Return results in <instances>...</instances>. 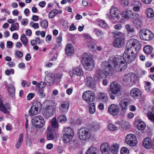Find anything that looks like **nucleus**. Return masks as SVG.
I'll use <instances>...</instances> for the list:
<instances>
[{"mask_svg":"<svg viewBox=\"0 0 154 154\" xmlns=\"http://www.w3.org/2000/svg\"><path fill=\"white\" fill-rule=\"evenodd\" d=\"M45 80L49 83H53L55 80V76L53 74L47 75L45 77Z\"/></svg>","mask_w":154,"mask_h":154,"instance_id":"obj_33","label":"nucleus"},{"mask_svg":"<svg viewBox=\"0 0 154 154\" xmlns=\"http://www.w3.org/2000/svg\"><path fill=\"white\" fill-rule=\"evenodd\" d=\"M153 50V48L149 45L145 46L143 48L144 52L147 54H149L151 53Z\"/></svg>","mask_w":154,"mask_h":154,"instance_id":"obj_39","label":"nucleus"},{"mask_svg":"<svg viewBox=\"0 0 154 154\" xmlns=\"http://www.w3.org/2000/svg\"><path fill=\"white\" fill-rule=\"evenodd\" d=\"M62 40V37L59 36L56 39V42L57 44L58 47H60L61 45V42Z\"/></svg>","mask_w":154,"mask_h":154,"instance_id":"obj_58","label":"nucleus"},{"mask_svg":"<svg viewBox=\"0 0 154 154\" xmlns=\"http://www.w3.org/2000/svg\"><path fill=\"white\" fill-rule=\"evenodd\" d=\"M46 85V83L44 82H41L37 86V87H38L39 88H45Z\"/></svg>","mask_w":154,"mask_h":154,"instance_id":"obj_59","label":"nucleus"},{"mask_svg":"<svg viewBox=\"0 0 154 154\" xmlns=\"http://www.w3.org/2000/svg\"><path fill=\"white\" fill-rule=\"evenodd\" d=\"M63 134L73 137L74 135V131L73 130L70 128H66L64 129Z\"/></svg>","mask_w":154,"mask_h":154,"instance_id":"obj_29","label":"nucleus"},{"mask_svg":"<svg viewBox=\"0 0 154 154\" xmlns=\"http://www.w3.org/2000/svg\"><path fill=\"white\" fill-rule=\"evenodd\" d=\"M88 46L92 51H94L95 49V48L97 47L96 44L94 42H90L89 43Z\"/></svg>","mask_w":154,"mask_h":154,"instance_id":"obj_49","label":"nucleus"},{"mask_svg":"<svg viewBox=\"0 0 154 154\" xmlns=\"http://www.w3.org/2000/svg\"><path fill=\"white\" fill-rule=\"evenodd\" d=\"M43 42V40H41L39 37H37L35 39L32 40L31 41L30 43L32 45L34 46L37 44H39Z\"/></svg>","mask_w":154,"mask_h":154,"instance_id":"obj_37","label":"nucleus"},{"mask_svg":"<svg viewBox=\"0 0 154 154\" xmlns=\"http://www.w3.org/2000/svg\"><path fill=\"white\" fill-rule=\"evenodd\" d=\"M8 91L11 96L13 97L15 93V88L14 87L11 85H10L8 88Z\"/></svg>","mask_w":154,"mask_h":154,"instance_id":"obj_45","label":"nucleus"},{"mask_svg":"<svg viewBox=\"0 0 154 154\" xmlns=\"http://www.w3.org/2000/svg\"><path fill=\"white\" fill-rule=\"evenodd\" d=\"M106 75H106L104 71L103 72L101 69H99L97 70L96 71L95 77L97 79H99L104 77Z\"/></svg>","mask_w":154,"mask_h":154,"instance_id":"obj_27","label":"nucleus"},{"mask_svg":"<svg viewBox=\"0 0 154 154\" xmlns=\"http://www.w3.org/2000/svg\"><path fill=\"white\" fill-rule=\"evenodd\" d=\"M82 64L86 70L90 71L94 67L95 63L93 58L86 55L83 58Z\"/></svg>","mask_w":154,"mask_h":154,"instance_id":"obj_3","label":"nucleus"},{"mask_svg":"<svg viewBox=\"0 0 154 154\" xmlns=\"http://www.w3.org/2000/svg\"><path fill=\"white\" fill-rule=\"evenodd\" d=\"M141 39L146 41L151 40L153 37V33L149 30H143L141 35H140Z\"/></svg>","mask_w":154,"mask_h":154,"instance_id":"obj_12","label":"nucleus"},{"mask_svg":"<svg viewBox=\"0 0 154 154\" xmlns=\"http://www.w3.org/2000/svg\"><path fill=\"white\" fill-rule=\"evenodd\" d=\"M101 68L105 72L106 75L108 76H111L113 74L114 69L116 71L109 63L106 61H103L101 63Z\"/></svg>","mask_w":154,"mask_h":154,"instance_id":"obj_5","label":"nucleus"},{"mask_svg":"<svg viewBox=\"0 0 154 154\" xmlns=\"http://www.w3.org/2000/svg\"><path fill=\"white\" fill-rule=\"evenodd\" d=\"M86 86L91 88H94L95 87V80L92 77L87 76L85 80Z\"/></svg>","mask_w":154,"mask_h":154,"instance_id":"obj_17","label":"nucleus"},{"mask_svg":"<svg viewBox=\"0 0 154 154\" xmlns=\"http://www.w3.org/2000/svg\"><path fill=\"white\" fill-rule=\"evenodd\" d=\"M16 54L17 57L19 58H21L23 56V53L20 51H17Z\"/></svg>","mask_w":154,"mask_h":154,"instance_id":"obj_64","label":"nucleus"},{"mask_svg":"<svg viewBox=\"0 0 154 154\" xmlns=\"http://www.w3.org/2000/svg\"><path fill=\"white\" fill-rule=\"evenodd\" d=\"M35 94L34 93H30L29 94L27 97V99L28 100H31L33 97H34Z\"/></svg>","mask_w":154,"mask_h":154,"instance_id":"obj_62","label":"nucleus"},{"mask_svg":"<svg viewBox=\"0 0 154 154\" xmlns=\"http://www.w3.org/2000/svg\"><path fill=\"white\" fill-rule=\"evenodd\" d=\"M126 143L131 146H135L137 144V138L133 134H128L125 137Z\"/></svg>","mask_w":154,"mask_h":154,"instance_id":"obj_11","label":"nucleus"},{"mask_svg":"<svg viewBox=\"0 0 154 154\" xmlns=\"http://www.w3.org/2000/svg\"><path fill=\"white\" fill-rule=\"evenodd\" d=\"M140 47V43L139 41L135 39H130L127 42L123 56L117 55L110 57L109 61L116 71L120 72L125 70L127 67V63L134 61Z\"/></svg>","mask_w":154,"mask_h":154,"instance_id":"obj_1","label":"nucleus"},{"mask_svg":"<svg viewBox=\"0 0 154 154\" xmlns=\"http://www.w3.org/2000/svg\"><path fill=\"white\" fill-rule=\"evenodd\" d=\"M58 120L60 122H64L66 121L67 118L65 116L63 115H61L58 118Z\"/></svg>","mask_w":154,"mask_h":154,"instance_id":"obj_53","label":"nucleus"},{"mask_svg":"<svg viewBox=\"0 0 154 154\" xmlns=\"http://www.w3.org/2000/svg\"><path fill=\"white\" fill-rule=\"evenodd\" d=\"M119 106L116 105L112 104L108 107V111L109 113L112 116L117 115L119 113Z\"/></svg>","mask_w":154,"mask_h":154,"instance_id":"obj_15","label":"nucleus"},{"mask_svg":"<svg viewBox=\"0 0 154 154\" xmlns=\"http://www.w3.org/2000/svg\"><path fill=\"white\" fill-rule=\"evenodd\" d=\"M100 149L102 154H109L110 147L109 145L106 143H102L100 146Z\"/></svg>","mask_w":154,"mask_h":154,"instance_id":"obj_19","label":"nucleus"},{"mask_svg":"<svg viewBox=\"0 0 154 154\" xmlns=\"http://www.w3.org/2000/svg\"><path fill=\"white\" fill-rule=\"evenodd\" d=\"M130 95L134 98L139 99L141 96V91L138 88H134L132 89L130 91Z\"/></svg>","mask_w":154,"mask_h":154,"instance_id":"obj_14","label":"nucleus"},{"mask_svg":"<svg viewBox=\"0 0 154 154\" xmlns=\"http://www.w3.org/2000/svg\"><path fill=\"white\" fill-rule=\"evenodd\" d=\"M121 154H129V151L126 147L122 148L121 150Z\"/></svg>","mask_w":154,"mask_h":154,"instance_id":"obj_55","label":"nucleus"},{"mask_svg":"<svg viewBox=\"0 0 154 154\" xmlns=\"http://www.w3.org/2000/svg\"><path fill=\"white\" fill-rule=\"evenodd\" d=\"M125 28L130 33H133L134 31V29L131 28V26L129 24L126 25Z\"/></svg>","mask_w":154,"mask_h":154,"instance_id":"obj_54","label":"nucleus"},{"mask_svg":"<svg viewBox=\"0 0 154 154\" xmlns=\"http://www.w3.org/2000/svg\"><path fill=\"white\" fill-rule=\"evenodd\" d=\"M119 2L121 4L125 7L128 6L129 4L128 0H119Z\"/></svg>","mask_w":154,"mask_h":154,"instance_id":"obj_57","label":"nucleus"},{"mask_svg":"<svg viewBox=\"0 0 154 154\" xmlns=\"http://www.w3.org/2000/svg\"><path fill=\"white\" fill-rule=\"evenodd\" d=\"M98 150L97 149L93 146H91L86 152L85 154H97Z\"/></svg>","mask_w":154,"mask_h":154,"instance_id":"obj_32","label":"nucleus"},{"mask_svg":"<svg viewBox=\"0 0 154 154\" xmlns=\"http://www.w3.org/2000/svg\"><path fill=\"white\" fill-rule=\"evenodd\" d=\"M122 16L126 19H129L130 17L133 18L132 16L136 15L135 13H132L130 11H124L122 13Z\"/></svg>","mask_w":154,"mask_h":154,"instance_id":"obj_28","label":"nucleus"},{"mask_svg":"<svg viewBox=\"0 0 154 154\" xmlns=\"http://www.w3.org/2000/svg\"><path fill=\"white\" fill-rule=\"evenodd\" d=\"M149 119L152 122H154V115L152 112H148L147 114Z\"/></svg>","mask_w":154,"mask_h":154,"instance_id":"obj_48","label":"nucleus"},{"mask_svg":"<svg viewBox=\"0 0 154 154\" xmlns=\"http://www.w3.org/2000/svg\"><path fill=\"white\" fill-rule=\"evenodd\" d=\"M146 12L148 17L151 18L154 16V13L152 9L150 8H148L146 9Z\"/></svg>","mask_w":154,"mask_h":154,"instance_id":"obj_36","label":"nucleus"},{"mask_svg":"<svg viewBox=\"0 0 154 154\" xmlns=\"http://www.w3.org/2000/svg\"><path fill=\"white\" fill-rule=\"evenodd\" d=\"M70 146L72 147V148L74 147L75 146H76L77 145V142L74 141H70Z\"/></svg>","mask_w":154,"mask_h":154,"instance_id":"obj_63","label":"nucleus"},{"mask_svg":"<svg viewBox=\"0 0 154 154\" xmlns=\"http://www.w3.org/2000/svg\"><path fill=\"white\" fill-rule=\"evenodd\" d=\"M51 123L52 126L54 128H57L58 125V123L56 120V119L55 117L53 118L51 120Z\"/></svg>","mask_w":154,"mask_h":154,"instance_id":"obj_51","label":"nucleus"},{"mask_svg":"<svg viewBox=\"0 0 154 154\" xmlns=\"http://www.w3.org/2000/svg\"><path fill=\"white\" fill-rule=\"evenodd\" d=\"M116 122V125L119 126V128L122 131H124L130 128L131 125L129 123L124 121Z\"/></svg>","mask_w":154,"mask_h":154,"instance_id":"obj_18","label":"nucleus"},{"mask_svg":"<svg viewBox=\"0 0 154 154\" xmlns=\"http://www.w3.org/2000/svg\"><path fill=\"white\" fill-rule=\"evenodd\" d=\"M109 88L111 92L116 96L120 95L121 91V86L116 82H113L110 83Z\"/></svg>","mask_w":154,"mask_h":154,"instance_id":"obj_10","label":"nucleus"},{"mask_svg":"<svg viewBox=\"0 0 154 154\" xmlns=\"http://www.w3.org/2000/svg\"><path fill=\"white\" fill-rule=\"evenodd\" d=\"M78 135L81 140H88L91 136V131L88 128H82L79 130Z\"/></svg>","mask_w":154,"mask_h":154,"instance_id":"obj_6","label":"nucleus"},{"mask_svg":"<svg viewBox=\"0 0 154 154\" xmlns=\"http://www.w3.org/2000/svg\"><path fill=\"white\" fill-rule=\"evenodd\" d=\"M114 35L115 37L116 38L113 41V45L114 46L117 48L122 47L123 46L124 43V34L121 32H115Z\"/></svg>","mask_w":154,"mask_h":154,"instance_id":"obj_2","label":"nucleus"},{"mask_svg":"<svg viewBox=\"0 0 154 154\" xmlns=\"http://www.w3.org/2000/svg\"><path fill=\"white\" fill-rule=\"evenodd\" d=\"M97 97L102 102L106 103L108 101V96L104 92H100L97 94Z\"/></svg>","mask_w":154,"mask_h":154,"instance_id":"obj_24","label":"nucleus"},{"mask_svg":"<svg viewBox=\"0 0 154 154\" xmlns=\"http://www.w3.org/2000/svg\"><path fill=\"white\" fill-rule=\"evenodd\" d=\"M57 11H56V9L52 10L49 14V18L51 19L54 17L57 14Z\"/></svg>","mask_w":154,"mask_h":154,"instance_id":"obj_47","label":"nucleus"},{"mask_svg":"<svg viewBox=\"0 0 154 154\" xmlns=\"http://www.w3.org/2000/svg\"><path fill=\"white\" fill-rule=\"evenodd\" d=\"M97 24L99 26L103 28H106L108 27V25L107 23L102 20H98Z\"/></svg>","mask_w":154,"mask_h":154,"instance_id":"obj_42","label":"nucleus"},{"mask_svg":"<svg viewBox=\"0 0 154 154\" xmlns=\"http://www.w3.org/2000/svg\"><path fill=\"white\" fill-rule=\"evenodd\" d=\"M123 81L129 85H134L136 81V75L132 73L126 74L123 77Z\"/></svg>","mask_w":154,"mask_h":154,"instance_id":"obj_8","label":"nucleus"},{"mask_svg":"<svg viewBox=\"0 0 154 154\" xmlns=\"http://www.w3.org/2000/svg\"><path fill=\"white\" fill-rule=\"evenodd\" d=\"M44 90L43 88H40L38 91V93L41 97L43 98L45 96V94L43 93Z\"/></svg>","mask_w":154,"mask_h":154,"instance_id":"obj_60","label":"nucleus"},{"mask_svg":"<svg viewBox=\"0 0 154 154\" xmlns=\"http://www.w3.org/2000/svg\"><path fill=\"white\" fill-rule=\"evenodd\" d=\"M40 25L43 28H47L48 26V23L46 20H42L40 22Z\"/></svg>","mask_w":154,"mask_h":154,"instance_id":"obj_46","label":"nucleus"},{"mask_svg":"<svg viewBox=\"0 0 154 154\" xmlns=\"http://www.w3.org/2000/svg\"><path fill=\"white\" fill-rule=\"evenodd\" d=\"M40 112L38 109H37L32 106H31L30 109L29 111V113L30 116H32L36 115Z\"/></svg>","mask_w":154,"mask_h":154,"instance_id":"obj_30","label":"nucleus"},{"mask_svg":"<svg viewBox=\"0 0 154 154\" xmlns=\"http://www.w3.org/2000/svg\"><path fill=\"white\" fill-rule=\"evenodd\" d=\"M47 139L48 140H51L54 138V137L56 134L54 130L52 129L51 127H49L47 129Z\"/></svg>","mask_w":154,"mask_h":154,"instance_id":"obj_21","label":"nucleus"},{"mask_svg":"<svg viewBox=\"0 0 154 154\" xmlns=\"http://www.w3.org/2000/svg\"><path fill=\"white\" fill-rule=\"evenodd\" d=\"M73 137L69 135L63 134V141L65 143H69L71 141Z\"/></svg>","mask_w":154,"mask_h":154,"instance_id":"obj_43","label":"nucleus"},{"mask_svg":"<svg viewBox=\"0 0 154 154\" xmlns=\"http://www.w3.org/2000/svg\"><path fill=\"white\" fill-rule=\"evenodd\" d=\"M119 11L118 8L113 6L112 7L110 10V14L111 16L110 20L112 22H113L112 20L113 19H119Z\"/></svg>","mask_w":154,"mask_h":154,"instance_id":"obj_13","label":"nucleus"},{"mask_svg":"<svg viewBox=\"0 0 154 154\" xmlns=\"http://www.w3.org/2000/svg\"><path fill=\"white\" fill-rule=\"evenodd\" d=\"M119 145L118 144L114 143L112 144L111 147V152L114 154H116L119 151Z\"/></svg>","mask_w":154,"mask_h":154,"instance_id":"obj_34","label":"nucleus"},{"mask_svg":"<svg viewBox=\"0 0 154 154\" xmlns=\"http://www.w3.org/2000/svg\"><path fill=\"white\" fill-rule=\"evenodd\" d=\"M132 5L134 6L133 10L135 11H138L140 10V8L141 6V4L137 1H133Z\"/></svg>","mask_w":154,"mask_h":154,"instance_id":"obj_31","label":"nucleus"},{"mask_svg":"<svg viewBox=\"0 0 154 154\" xmlns=\"http://www.w3.org/2000/svg\"><path fill=\"white\" fill-rule=\"evenodd\" d=\"M82 98L83 100L87 102H92L95 98L94 93L91 91H87L82 94Z\"/></svg>","mask_w":154,"mask_h":154,"instance_id":"obj_9","label":"nucleus"},{"mask_svg":"<svg viewBox=\"0 0 154 154\" xmlns=\"http://www.w3.org/2000/svg\"><path fill=\"white\" fill-rule=\"evenodd\" d=\"M94 32L98 37L100 38H103V33L100 29L97 28H95L94 29Z\"/></svg>","mask_w":154,"mask_h":154,"instance_id":"obj_38","label":"nucleus"},{"mask_svg":"<svg viewBox=\"0 0 154 154\" xmlns=\"http://www.w3.org/2000/svg\"><path fill=\"white\" fill-rule=\"evenodd\" d=\"M144 84L145 90L148 91H149L151 88V83L147 81H145L144 82Z\"/></svg>","mask_w":154,"mask_h":154,"instance_id":"obj_52","label":"nucleus"},{"mask_svg":"<svg viewBox=\"0 0 154 154\" xmlns=\"http://www.w3.org/2000/svg\"><path fill=\"white\" fill-rule=\"evenodd\" d=\"M130 103L129 99L125 98L122 100L120 102V106L122 108V110L125 111L127 109V106Z\"/></svg>","mask_w":154,"mask_h":154,"instance_id":"obj_20","label":"nucleus"},{"mask_svg":"<svg viewBox=\"0 0 154 154\" xmlns=\"http://www.w3.org/2000/svg\"><path fill=\"white\" fill-rule=\"evenodd\" d=\"M56 106L54 104H50L47 106L44 111L43 116L47 119L53 116L55 111Z\"/></svg>","mask_w":154,"mask_h":154,"instance_id":"obj_7","label":"nucleus"},{"mask_svg":"<svg viewBox=\"0 0 154 154\" xmlns=\"http://www.w3.org/2000/svg\"><path fill=\"white\" fill-rule=\"evenodd\" d=\"M69 104L67 102L63 101L59 107L60 112L62 113H66L68 111Z\"/></svg>","mask_w":154,"mask_h":154,"instance_id":"obj_22","label":"nucleus"},{"mask_svg":"<svg viewBox=\"0 0 154 154\" xmlns=\"http://www.w3.org/2000/svg\"><path fill=\"white\" fill-rule=\"evenodd\" d=\"M108 128L110 131H113L116 130H118L119 127L117 126H116L112 124H110L108 126Z\"/></svg>","mask_w":154,"mask_h":154,"instance_id":"obj_50","label":"nucleus"},{"mask_svg":"<svg viewBox=\"0 0 154 154\" xmlns=\"http://www.w3.org/2000/svg\"><path fill=\"white\" fill-rule=\"evenodd\" d=\"M32 125L35 127L41 128L45 125V121L43 117L40 115L35 116L32 118Z\"/></svg>","mask_w":154,"mask_h":154,"instance_id":"obj_4","label":"nucleus"},{"mask_svg":"<svg viewBox=\"0 0 154 154\" xmlns=\"http://www.w3.org/2000/svg\"><path fill=\"white\" fill-rule=\"evenodd\" d=\"M84 74L81 68L79 67H75L73 68L72 69V71L70 72L69 74L70 76L73 77L74 75L79 76H82Z\"/></svg>","mask_w":154,"mask_h":154,"instance_id":"obj_16","label":"nucleus"},{"mask_svg":"<svg viewBox=\"0 0 154 154\" xmlns=\"http://www.w3.org/2000/svg\"><path fill=\"white\" fill-rule=\"evenodd\" d=\"M137 126L138 129L140 130H143L145 129L146 125L145 123L140 119L137 120L136 121Z\"/></svg>","mask_w":154,"mask_h":154,"instance_id":"obj_25","label":"nucleus"},{"mask_svg":"<svg viewBox=\"0 0 154 154\" xmlns=\"http://www.w3.org/2000/svg\"><path fill=\"white\" fill-rule=\"evenodd\" d=\"M89 112L93 114L95 111V105L94 103H91L89 106Z\"/></svg>","mask_w":154,"mask_h":154,"instance_id":"obj_44","label":"nucleus"},{"mask_svg":"<svg viewBox=\"0 0 154 154\" xmlns=\"http://www.w3.org/2000/svg\"><path fill=\"white\" fill-rule=\"evenodd\" d=\"M28 23V20L27 19H23L21 21V24L24 26H26Z\"/></svg>","mask_w":154,"mask_h":154,"instance_id":"obj_61","label":"nucleus"},{"mask_svg":"<svg viewBox=\"0 0 154 154\" xmlns=\"http://www.w3.org/2000/svg\"><path fill=\"white\" fill-rule=\"evenodd\" d=\"M30 25L31 26L33 27L34 29H37L39 28V25L37 23H35L33 21L31 22L30 23Z\"/></svg>","mask_w":154,"mask_h":154,"instance_id":"obj_56","label":"nucleus"},{"mask_svg":"<svg viewBox=\"0 0 154 154\" xmlns=\"http://www.w3.org/2000/svg\"><path fill=\"white\" fill-rule=\"evenodd\" d=\"M20 40L25 46L27 45L28 40L24 34H23L20 38Z\"/></svg>","mask_w":154,"mask_h":154,"instance_id":"obj_40","label":"nucleus"},{"mask_svg":"<svg viewBox=\"0 0 154 154\" xmlns=\"http://www.w3.org/2000/svg\"><path fill=\"white\" fill-rule=\"evenodd\" d=\"M133 23L134 25L138 28L141 27L143 24L142 20L139 19H136L134 20L133 21Z\"/></svg>","mask_w":154,"mask_h":154,"instance_id":"obj_35","label":"nucleus"},{"mask_svg":"<svg viewBox=\"0 0 154 154\" xmlns=\"http://www.w3.org/2000/svg\"><path fill=\"white\" fill-rule=\"evenodd\" d=\"M65 51L66 54L69 56H70L73 54L74 50L71 44H68L66 45Z\"/></svg>","mask_w":154,"mask_h":154,"instance_id":"obj_26","label":"nucleus"},{"mask_svg":"<svg viewBox=\"0 0 154 154\" xmlns=\"http://www.w3.org/2000/svg\"><path fill=\"white\" fill-rule=\"evenodd\" d=\"M152 141L149 137H146L143 140V146L146 149H150L151 147Z\"/></svg>","mask_w":154,"mask_h":154,"instance_id":"obj_23","label":"nucleus"},{"mask_svg":"<svg viewBox=\"0 0 154 154\" xmlns=\"http://www.w3.org/2000/svg\"><path fill=\"white\" fill-rule=\"evenodd\" d=\"M40 112L42 109V106L41 103L38 101H36L33 103L32 105Z\"/></svg>","mask_w":154,"mask_h":154,"instance_id":"obj_41","label":"nucleus"}]
</instances>
